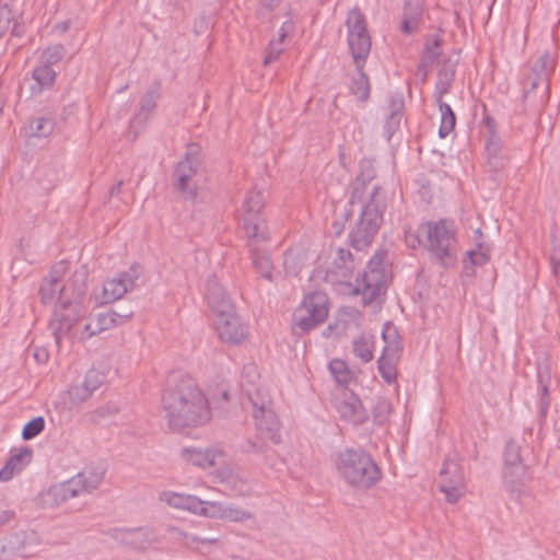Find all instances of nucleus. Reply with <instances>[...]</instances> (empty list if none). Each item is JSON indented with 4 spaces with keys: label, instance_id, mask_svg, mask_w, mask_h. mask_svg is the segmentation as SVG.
I'll return each instance as SVG.
<instances>
[{
    "label": "nucleus",
    "instance_id": "1",
    "mask_svg": "<svg viewBox=\"0 0 560 560\" xmlns=\"http://www.w3.org/2000/svg\"><path fill=\"white\" fill-rule=\"evenodd\" d=\"M44 304H55L50 328L56 341L65 339L84 341L115 327L120 315L115 312L101 313L91 317L94 302L88 300V282L83 272L73 275L65 283L56 279H45L39 288Z\"/></svg>",
    "mask_w": 560,
    "mask_h": 560
},
{
    "label": "nucleus",
    "instance_id": "2",
    "mask_svg": "<svg viewBox=\"0 0 560 560\" xmlns=\"http://www.w3.org/2000/svg\"><path fill=\"white\" fill-rule=\"evenodd\" d=\"M170 428L173 431L190 434L192 429L207 424L211 419V408L207 396L192 380L183 381L164 399Z\"/></svg>",
    "mask_w": 560,
    "mask_h": 560
},
{
    "label": "nucleus",
    "instance_id": "3",
    "mask_svg": "<svg viewBox=\"0 0 560 560\" xmlns=\"http://www.w3.org/2000/svg\"><path fill=\"white\" fill-rule=\"evenodd\" d=\"M335 469L349 487L366 490L382 479V470L372 456L361 448H346L336 454Z\"/></svg>",
    "mask_w": 560,
    "mask_h": 560
},
{
    "label": "nucleus",
    "instance_id": "4",
    "mask_svg": "<svg viewBox=\"0 0 560 560\" xmlns=\"http://www.w3.org/2000/svg\"><path fill=\"white\" fill-rule=\"evenodd\" d=\"M172 183L175 191L184 200L201 199L207 191V174L201 161L200 150L194 145L176 164Z\"/></svg>",
    "mask_w": 560,
    "mask_h": 560
},
{
    "label": "nucleus",
    "instance_id": "5",
    "mask_svg": "<svg viewBox=\"0 0 560 560\" xmlns=\"http://www.w3.org/2000/svg\"><path fill=\"white\" fill-rule=\"evenodd\" d=\"M386 285L387 277L382 261L372 260L362 277L357 279L354 285L340 282L337 290L343 296L361 295L362 304L370 305L384 295Z\"/></svg>",
    "mask_w": 560,
    "mask_h": 560
},
{
    "label": "nucleus",
    "instance_id": "6",
    "mask_svg": "<svg viewBox=\"0 0 560 560\" xmlns=\"http://www.w3.org/2000/svg\"><path fill=\"white\" fill-rule=\"evenodd\" d=\"M431 254L443 265H453L457 255L456 228L447 220L429 222L424 226Z\"/></svg>",
    "mask_w": 560,
    "mask_h": 560
},
{
    "label": "nucleus",
    "instance_id": "7",
    "mask_svg": "<svg viewBox=\"0 0 560 560\" xmlns=\"http://www.w3.org/2000/svg\"><path fill=\"white\" fill-rule=\"evenodd\" d=\"M143 270L138 264L129 266L120 273L108 278L100 290L88 292V300L94 302V306H102L121 299L129 290H132L142 278Z\"/></svg>",
    "mask_w": 560,
    "mask_h": 560
},
{
    "label": "nucleus",
    "instance_id": "8",
    "mask_svg": "<svg viewBox=\"0 0 560 560\" xmlns=\"http://www.w3.org/2000/svg\"><path fill=\"white\" fill-rule=\"evenodd\" d=\"M214 329L224 343L240 345L248 338V327L229 301L212 306Z\"/></svg>",
    "mask_w": 560,
    "mask_h": 560
},
{
    "label": "nucleus",
    "instance_id": "9",
    "mask_svg": "<svg viewBox=\"0 0 560 560\" xmlns=\"http://www.w3.org/2000/svg\"><path fill=\"white\" fill-rule=\"evenodd\" d=\"M330 312L329 298L324 292H313L304 296L293 313V326L310 331L324 324Z\"/></svg>",
    "mask_w": 560,
    "mask_h": 560
},
{
    "label": "nucleus",
    "instance_id": "10",
    "mask_svg": "<svg viewBox=\"0 0 560 560\" xmlns=\"http://www.w3.org/2000/svg\"><path fill=\"white\" fill-rule=\"evenodd\" d=\"M348 44L358 68H363L371 51V39L366 32L364 15L352 10L347 18Z\"/></svg>",
    "mask_w": 560,
    "mask_h": 560
},
{
    "label": "nucleus",
    "instance_id": "11",
    "mask_svg": "<svg viewBox=\"0 0 560 560\" xmlns=\"http://www.w3.org/2000/svg\"><path fill=\"white\" fill-rule=\"evenodd\" d=\"M161 500L170 506L187 510L207 517H215L222 512V509L215 503L205 502L192 495L171 491L162 493Z\"/></svg>",
    "mask_w": 560,
    "mask_h": 560
},
{
    "label": "nucleus",
    "instance_id": "12",
    "mask_svg": "<svg viewBox=\"0 0 560 560\" xmlns=\"http://www.w3.org/2000/svg\"><path fill=\"white\" fill-rule=\"evenodd\" d=\"M182 457L185 462L202 468L221 465L225 462L224 454L217 448H184Z\"/></svg>",
    "mask_w": 560,
    "mask_h": 560
},
{
    "label": "nucleus",
    "instance_id": "13",
    "mask_svg": "<svg viewBox=\"0 0 560 560\" xmlns=\"http://www.w3.org/2000/svg\"><path fill=\"white\" fill-rule=\"evenodd\" d=\"M442 470L441 491L445 494L448 502H457L465 493V483L462 474L453 466Z\"/></svg>",
    "mask_w": 560,
    "mask_h": 560
},
{
    "label": "nucleus",
    "instance_id": "14",
    "mask_svg": "<svg viewBox=\"0 0 560 560\" xmlns=\"http://www.w3.org/2000/svg\"><path fill=\"white\" fill-rule=\"evenodd\" d=\"M33 458V451L28 446L15 450L4 467L0 470V480L9 481L26 468Z\"/></svg>",
    "mask_w": 560,
    "mask_h": 560
},
{
    "label": "nucleus",
    "instance_id": "15",
    "mask_svg": "<svg viewBox=\"0 0 560 560\" xmlns=\"http://www.w3.org/2000/svg\"><path fill=\"white\" fill-rule=\"evenodd\" d=\"M243 230L247 238L253 241H265L269 236L268 225L265 215L244 217Z\"/></svg>",
    "mask_w": 560,
    "mask_h": 560
},
{
    "label": "nucleus",
    "instance_id": "16",
    "mask_svg": "<svg viewBox=\"0 0 560 560\" xmlns=\"http://www.w3.org/2000/svg\"><path fill=\"white\" fill-rule=\"evenodd\" d=\"M105 471L101 467H86L77 476L75 481L79 483L82 492H90L97 489L104 480Z\"/></svg>",
    "mask_w": 560,
    "mask_h": 560
},
{
    "label": "nucleus",
    "instance_id": "17",
    "mask_svg": "<svg viewBox=\"0 0 560 560\" xmlns=\"http://www.w3.org/2000/svg\"><path fill=\"white\" fill-rule=\"evenodd\" d=\"M10 30L14 35L19 36L22 34L21 14L13 12L8 5L0 7V35Z\"/></svg>",
    "mask_w": 560,
    "mask_h": 560
},
{
    "label": "nucleus",
    "instance_id": "18",
    "mask_svg": "<svg viewBox=\"0 0 560 560\" xmlns=\"http://www.w3.org/2000/svg\"><path fill=\"white\" fill-rule=\"evenodd\" d=\"M265 197L261 191H249L244 199L242 218L264 215Z\"/></svg>",
    "mask_w": 560,
    "mask_h": 560
},
{
    "label": "nucleus",
    "instance_id": "19",
    "mask_svg": "<svg viewBox=\"0 0 560 560\" xmlns=\"http://www.w3.org/2000/svg\"><path fill=\"white\" fill-rule=\"evenodd\" d=\"M359 74L350 84L352 95L362 103L368 102L371 95V84L368 75L363 72V68H358Z\"/></svg>",
    "mask_w": 560,
    "mask_h": 560
},
{
    "label": "nucleus",
    "instance_id": "20",
    "mask_svg": "<svg viewBox=\"0 0 560 560\" xmlns=\"http://www.w3.org/2000/svg\"><path fill=\"white\" fill-rule=\"evenodd\" d=\"M81 493L83 492L80 489L79 483L75 481L74 477L51 489V495L54 497V500L57 503L72 499Z\"/></svg>",
    "mask_w": 560,
    "mask_h": 560
},
{
    "label": "nucleus",
    "instance_id": "21",
    "mask_svg": "<svg viewBox=\"0 0 560 560\" xmlns=\"http://www.w3.org/2000/svg\"><path fill=\"white\" fill-rule=\"evenodd\" d=\"M374 339L373 336L362 334L353 340V351L363 362L373 359Z\"/></svg>",
    "mask_w": 560,
    "mask_h": 560
},
{
    "label": "nucleus",
    "instance_id": "22",
    "mask_svg": "<svg viewBox=\"0 0 560 560\" xmlns=\"http://www.w3.org/2000/svg\"><path fill=\"white\" fill-rule=\"evenodd\" d=\"M54 130V121L49 118H36L30 122L27 135L30 137L44 138L48 137Z\"/></svg>",
    "mask_w": 560,
    "mask_h": 560
},
{
    "label": "nucleus",
    "instance_id": "23",
    "mask_svg": "<svg viewBox=\"0 0 560 560\" xmlns=\"http://www.w3.org/2000/svg\"><path fill=\"white\" fill-rule=\"evenodd\" d=\"M366 225H371L372 230H378L382 225L383 215L380 208L374 203H369L360 218Z\"/></svg>",
    "mask_w": 560,
    "mask_h": 560
},
{
    "label": "nucleus",
    "instance_id": "24",
    "mask_svg": "<svg viewBox=\"0 0 560 560\" xmlns=\"http://www.w3.org/2000/svg\"><path fill=\"white\" fill-rule=\"evenodd\" d=\"M441 125L439 133L441 138H445L455 127V115L447 104L440 106Z\"/></svg>",
    "mask_w": 560,
    "mask_h": 560
},
{
    "label": "nucleus",
    "instance_id": "25",
    "mask_svg": "<svg viewBox=\"0 0 560 560\" xmlns=\"http://www.w3.org/2000/svg\"><path fill=\"white\" fill-rule=\"evenodd\" d=\"M104 375L103 373L97 369H90L85 372L82 384L91 392L93 393L100 388V386L103 384Z\"/></svg>",
    "mask_w": 560,
    "mask_h": 560
},
{
    "label": "nucleus",
    "instance_id": "26",
    "mask_svg": "<svg viewBox=\"0 0 560 560\" xmlns=\"http://www.w3.org/2000/svg\"><path fill=\"white\" fill-rule=\"evenodd\" d=\"M45 429V420L43 417L33 418L22 430V438L25 441L32 440L43 432Z\"/></svg>",
    "mask_w": 560,
    "mask_h": 560
},
{
    "label": "nucleus",
    "instance_id": "27",
    "mask_svg": "<svg viewBox=\"0 0 560 560\" xmlns=\"http://www.w3.org/2000/svg\"><path fill=\"white\" fill-rule=\"evenodd\" d=\"M285 38V34L282 33L280 35L279 40H272L268 45V48L266 50L265 57H264V65L268 66L271 62L276 61L281 54L283 52V42Z\"/></svg>",
    "mask_w": 560,
    "mask_h": 560
},
{
    "label": "nucleus",
    "instance_id": "28",
    "mask_svg": "<svg viewBox=\"0 0 560 560\" xmlns=\"http://www.w3.org/2000/svg\"><path fill=\"white\" fill-rule=\"evenodd\" d=\"M440 56V42L438 38H433L431 42H429L425 46V49L423 51L422 56V66L428 67L433 65Z\"/></svg>",
    "mask_w": 560,
    "mask_h": 560
},
{
    "label": "nucleus",
    "instance_id": "29",
    "mask_svg": "<svg viewBox=\"0 0 560 560\" xmlns=\"http://www.w3.org/2000/svg\"><path fill=\"white\" fill-rule=\"evenodd\" d=\"M33 77L39 85L49 86L54 83L56 73L49 66L43 65L34 70Z\"/></svg>",
    "mask_w": 560,
    "mask_h": 560
},
{
    "label": "nucleus",
    "instance_id": "30",
    "mask_svg": "<svg viewBox=\"0 0 560 560\" xmlns=\"http://www.w3.org/2000/svg\"><path fill=\"white\" fill-rule=\"evenodd\" d=\"M67 395L72 404H81L92 396L91 392L82 383L71 386L67 390Z\"/></svg>",
    "mask_w": 560,
    "mask_h": 560
},
{
    "label": "nucleus",
    "instance_id": "31",
    "mask_svg": "<svg viewBox=\"0 0 560 560\" xmlns=\"http://www.w3.org/2000/svg\"><path fill=\"white\" fill-rule=\"evenodd\" d=\"M329 370L339 383H347L350 378V372L342 360H332L329 364Z\"/></svg>",
    "mask_w": 560,
    "mask_h": 560
},
{
    "label": "nucleus",
    "instance_id": "32",
    "mask_svg": "<svg viewBox=\"0 0 560 560\" xmlns=\"http://www.w3.org/2000/svg\"><path fill=\"white\" fill-rule=\"evenodd\" d=\"M374 235L363 228L355 226L352 232V243L358 249H363L371 244Z\"/></svg>",
    "mask_w": 560,
    "mask_h": 560
},
{
    "label": "nucleus",
    "instance_id": "33",
    "mask_svg": "<svg viewBox=\"0 0 560 560\" xmlns=\"http://www.w3.org/2000/svg\"><path fill=\"white\" fill-rule=\"evenodd\" d=\"M378 369L383 377L387 382H392L396 377L395 363L386 354H383L378 360Z\"/></svg>",
    "mask_w": 560,
    "mask_h": 560
},
{
    "label": "nucleus",
    "instance_id": "34",
    "mask_svg": "<svg viewBox=\"0 0 560 560\" xmlns=\"http://www.w3.org/2000/svg\"><path fill=\"white\" fill-rule=\"evenodd\" d=\"M471 262L476 266H482L490 259V249L488 246L479 245L477 249L469 253Z\"/></svg>",
    "mask_w": 560,
    "mask_h": 560
},
{
    "label": "nucleus",
    "instance_id": "35",
    "mask_svg": "<svg viewBox=\"0 0 560 560\" xmlns=\"http://www.w3.org/2000/svg\"><path fill=\"white\" fill-rule=\"evenodd\" d=\"M62 52V48L59 46L48 48L43 52V60L47 62L58 61L61 59Z\"/></svg>",
    "mask_w": 560,
    "mask_h": 560
},
{
    "label": "nucleus",
    "instance_id": "36",
    "mask_svg": "<svg viewBox=\"0 0 560 560\" xmlns=\"http://www.w3.org/2000/svg\"><path fill=\"white\" fill-rule=\"evenodd\" d=\"M260 271H261V273H262V276H264V277H266V278H270V264H269V261H268V260H266V261L262 264V266H261V268H260Z\"/></svg>",
    "mask_w": 560,
    "mask_h": 560
},
{
    "label": "nucleus",
    "instance_id": "37",
    "mask_svg": "<svg viewBox=\"0 0 560 560\" xmlns=\"http://www.w3.org/2000/svg\"><path fill=\"white\" fill-rule=\"evenodd\" d=\"M357 226H359V228H363L364 230H366L370 234H372V235H374V236H375V234H376V233H377V231H378V230H372V226H371V225H366V224H364V222H363V221H361V220L358 222Z\"/></svg>",
    "mask_w": 560,
    "mask_h": 560
},
{
    "label": "nucleus",
    "instance_id": "38",
    "mask_svg": "<svg viewBox=\"0 0 560 560\" xmlns=\"http://www.w3.org/2000/svg\"><path fill=\"white\" fill-rule=\"evenodd\" d=\"M10 518V514L7 512L0 513V526L7 523Z\"/></svg>",
    "mask_w": 560,
    "mask_h": 560
},
{
    "label": "nucleus",
    "instance_id": "39",
    "mask_svg": "<svg viewBox=\"0 0 560 560\" xmlns=\"http://www.w3.org/2000/svg\"><path fill=\"white\" fill-rule=\"evenodd\" d=\"M410 236H411V235H408V236H407V243H410Z\"/></svg>",
    "mask_w": 560,
    "mask_h": 560
},
{
    "label": "nucleus",
    "instance_id": "40",
    "mask_svg": "<svg viewBox=\"0 0 560 560\" xmlns=\"http://www.w3.org/2000/svg\"><path fill=\"white\" fill-rule=\"evenodd\" d=\"M404 30H405L406 32H408V27H407V25H406V24L404 25Z\"/></svg>",
    "mask_w": 560,
    "mask_h": 560
}]
</instances>
